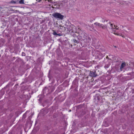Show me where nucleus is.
I'll return each instance as SVG.
<instances>
[{
	"mask_svg": "<svg viewBox=\"0 0 134 134\" xmlns=\"http://www.w3.org/2000/svg\"><path fill=\"white\" fill-rule=\"evenodd\" d=\"M110 27L109 28L112 30L113 31L115 32L114 34L117 35H119L123 37L121 34L122 30L119 29V27L116 26H115L112 24H110Z\"/></svg>",
	"mask_w": 134,
	"mask_h": 134,
	"instance_id": "1",
	"label": "nucleus"
},
{
	"mask_svg": "<svg viewBox=\"0 0 134 134\" xmlns=\"http://www.w3.org/2000/svg\"><path fill=\"white\" fill-rule=\"evenodd\" d=\"M52 15L55 18L57 19L62 20L63 19L64 16L58 13H53Z\"/></svg>",
	"mask_w": 134,
	"mask_h": 134,
	"instance_id": "2",
	"label": "nucleus"
},
{
	"mask_svg": "<svg viewBox=\"0 0 134 134\" xmlns=\"http://www.w3.org/2000/svg\"><path fill=\"white\" fill-rule=\"evenodd\" d=\"M111 23H108L107 25H104L103 24H101L100 25V27H99L102 28L103 29L105 30L107 29V25L108 26V24L110 26V24ZM110 27V26L109 27Z\"/></svg>",
	"mask_w": 134,
	"mask_h": 134,
	"instance_id": "3",
	"label": "nucleus"
},
{
	"mask_svg": "<svg viewBox=\"0 0 134 134\" xmlns=\"http://www.w3.org/2000/svg\"><path fill=\"white\" fill-rule=\"evenodd\" d=\"M90 75L92 77H94L97 76L95 71H91L90 72Z\"/></svg>",
	"mask_w": 134,
	"mask_h": 134,
	"instance_id": "4",
	"label": "nucleus"
},
{
	"mask_svg": "<svg viewBox=\"0 0 134 134\" xmlns=\"http://www.w3.org/2000/svg\"><path fill=\"white\" fill-rule=\"evenodd\" d=\"M80 32H81V31ZM80 33L81 32H80L78 35V36H80V38H81L82 37H83L85 38H86L87 35L86 34H85L84 32H82L81 34H80Z\"/></svg>",
	"mask_w": 134,
	"mask_h": 134,
	"instance_id": "5",
	"label": "nucleus"
},
{
	"mask_svg": "<svg viewBox=\"0 0 134 134\" xmlns=\"http://www.w3.org/2000/svg\"><path fill=\"white\" fill-rule=\"evenodd\" d=\"M126 64L124 63H122L121 65V66L120 67V71H122V69H123L125 66Z\"/></svg>",
	"mask_w": 134,
	"mask_h": 134,
	"instance_id": "6",
	"label": "nucleus"
},
{
	"mask_svg": "<svg viewBox=\"0 0 134 134\" xmlns=\"http://www.w3.org/2000/svg\"><path fill=\"white\" fill-rule=\"evenodd\" d=\"M19 3L20 4H25L24 0H20L19 2Z\"/></svg>",
	"mask_w": 134,
	"mask_h": 134,
	"instance_id": "7",
	"label": "nucleus"
},
{
	"mask_svg": "<svg viewBox=\"0 0 134 134\" xmlns=\"http://www.w3.org/2000/svg\"><path fill=\"white\" fill-rule=\"evenodd\" d=\"M94 24L97 26H99V27H100V25L101 24L98 23L97 22H96L94 23Z\"/></svg>",
	"mask_w": 134,
	"mask_h": 134,
	"instance_id": "8",
	"label": "nucleus"
},
{
	"mask_svg": "<svg viewBox=\"0 0 134 134\" xmlns=\"http://www.w3.org/2000/svg\"><path fill=\"white\" fill-rule=\"evenodd\" d=\"M74 29H75V28H73L72 29V30H71V32H75V33H76V32L74 30Z\"/></svg>",
	"mask_w": 134,
	"mask_h": 134,
	"instance_id": "9",
	"label": "nucleus"
},
{
	"mask_svg": "<svg viewBox=\"0 0 134 134\" xmlns=\"http://www.w3.org/2000/svg\"><path fill=\"white\" fill-rule=\"evenodd\" d=\"M53 34L54 35H57V34L54 31V32L53 33Z\"/></svg>",
	"mask_w": 134,
	"mask_h": 134,
	"instance_id": "10",
	"label": "nucleus"
},
{
	"mask_svg": "<svg viewBox=\"0 0 134 134\" xmlns=\"http://www.w3.org/2000/svg\"><path fill=\"white\" fill-rule=\"evenodd\" d=\"M86 39L88 40V42H89V41L91 40V38L89 37H88L87 38H86Z\"/></svg>",
	"mask_w": 134,
	"mask_h": 134,
	"instance_id": "11",
	"label": "nucleus"
},
{
	"mask_svg": "<svg viewBox=\"0 0 134 134\" xmlns=\"http://www.w3.org/2000/svg\"><path fill=\"white\" fill-rule=\"evenodd\" d=\"M11 3H12L15 4L16 2L14 1H12L11 2Z\"/></svg>",
	"mask_w": 134,
	"mask_h": 134,
	"instance_id": "12",
	"label": "nucleus"
},
{
	"mask_svg": "<svg viewBox=\"0 0 134 134\" xmlns=\"http://www.w3.org/2000/svg\"><path fill=\"white\" fill-rule=\"evenodd\" d=\"M104 67L105 68H108L109 67V66L108 65H105V66Z\"/></svg>",
	"mask_w": 134,
	"mask_h": 134,
	"instance_id": "13",
	"label": "nucleus"
},
{
	"mask_svg": "<svg viewBox=\"0 0 134 134\" xmlns=\"http://www.w3.org/2000/svg\"><path fill=\"white\" fill-rule=\"evenodd\" d=\"M74 41L75 43H77V41L75 40H74Z\"/></svg>",
	"mask_w": 134,
	"mask_h": 134,
	"instance_id": "14",
	"label": "nucleus"
},
{
	"mask_svg": "<svg viewBox=\"0 0 134 134\" xmlns=\"http://www.w3.org/2000/svg\"><path fill=\"white\" fill-rule=\"evenodd\" d=\"M22 55V56H25V53H24L23 52Z\"/></svg>",
	"mask_w": 134,
	"mask_h": 134,
	"instance_id": "15",
	"label": "nucleus"
},
{
	"mask_svg": "<svg viewBox=\"0 0 134 134\" xmlns=\"http://www.w3.org/2000/svg\"><path fill=\"white\" fill-rule=\"evenodd\" d=\"M57 35H58L59 36H61V35H60V34H57Z\"/></svg>",
	"mask_w": 134,
	"mask_h": 134,
	"instance_id": "16",
	"label": "nucleus"
},
{
	"mask_svg": "<svg viewBox=\"0 0 134 134\" xmlns=\"http://www.w3.org/2000/svg\"><path fill=\"white\" fill-rule=\"evenodd\" d=\"M114 47H115V48H116V46H114Z\"/></svg>",
	"mask_w": 134,
	"mask_h": 134,
	"instance_id": "17",
	"label": "nucleus"
},
{
	"mask_svg": "<svg viewBox=\"0 0 134 134\" xmlns=\"http://www.w3.org/2000/svg\"><path fill=\"white\" fill-rule=\"evenodd\" d=\"M105 21H104V22H104Z\"/></svg>",
	"mask_w": 134,
	"mask_h": 134,
	"instance_id": "18",
	"label": "nucleus"
},
{
	"mask_svg": "<svg viewBox=\"0 0 134 134\" xmlns=\"http://www.w3.org/2000/svg\"><path fill=\"white\" fill-rule=\"evenodd\" d=\"M114 0V1H116V0Z\"/></svg>",
	"mask_w": 134,
	"mask_h": 134,
	"instance_id": "19",
	"label": "nucleus"
},
{
	"mask_svg": "<svg viewBox=\"0 0 134 134\" xmlns=\"http://www.w3.org/2000/svg\"><path fill=\"white\" fill-rule=\"evenodd\" d=\"M1 57V55H0V57Z\"/></svg>",
	"mask_w": 134,
	"mask_h": 134,
	"instance_id": "20",
	"label": "nucleus"
}]
</instances>
